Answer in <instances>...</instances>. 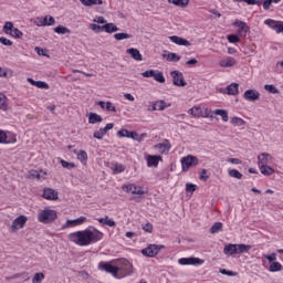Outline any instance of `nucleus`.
Returning a JSON list of instances; mask_svg holds the SVG:
<instances>
[{
  "label": "nucleus",
  "mask_w": 283,
  "mask_h": 283,
  "mask_svg": "<svg viewBox=\"0 0 283 283\" xmlns=\"http://www.w3.org/2000/svg\"><path fill=\"white\" fill-rule=\"evenodd\" d=\"M69 240L78 247H87L92 244V242H99V240H103V232L97 229H94V231L88 229L76 231L69 234Z\"/></svg>",
  "instance_id": "nucleus-1"
},
{
  "label": "nucleus",
  "mask_w": 283,
  "mask_h": 283,
  "mask_svg": "<svg viewBox=\"0 0 283 283\" xmlns=\"http://www.w3.org/2000/svg\"><path fill=\"white\" fill-rule=\"evenodd\" d=\"M57 214L55 210L45 208L38 214L39 222H42V224H50V222H54L56 220Z\"/></svg>",
  "instance_id": "nucleus-2"
},
{
  "label": "nucleus",
  "mask_w": 283,
  "mask_h": 283,
  "mask_svg": "<svg viewBox=\"0 0 283 283\" xmlns=\"http://www.w3.org/2000/svg\"><path fill=\"white\" fill-rule=\"evenodd\" d=\"M198 163H200L198 157L193 155H187L181 158V169L182 171H189V169H191V167H196Z\"/></svg>",
  "instance_id": "nucleus-3"
},
{
  "label": "nucleus",
  "mask_w": 283,
  "mask_h": 283,
  "mask_svg": "<svg viewBox=\"0 0 283 283\" xmlns=\"http://www.w3.org/2000/svg\"><path fill=\"white\" fill-rule=\"evenodd\" d=\"M4 34H10L14 39H21L23 36V32H21L18 28H14V23L8 21L3 25Z\"/></svg>",
  "instance_id": "nucleus-4"
},
{
  "label": "nucleus",
  "mask_w": 283,
  "mask_h": 283,
  "mask_svg": "<svg viewBox=\"0 0 283 283\" xmlns=\"http://www.w3.org/2000/svg\"><path fill=\"white\" fill-rule=\"evenodd\" d=\"M165 249V245L149 244L147 248L142 250V254L145 258H156L157 253Z\"/></svg>",
  "instance_id": "nucleus-5"
},
{
  "label": "nucleus",
  "mask_w": 283,
  "mask_h": 283,
  "mask_svg": "<svg viewBox=\"0 0 283 283\" xmlns=\"http://www.w3.org/2000/svg\"><path fill=\"white\" fill-rule=\"evenodd\" d=\"M28 224V217L25 214H21L17 217L11 224V232L17 233L19 229H23Z\"/></svg>",
  "instance_id": "nucleus-6"
},
{
  "label": "nucleus",
  "mask_w": 283,
  "mask_h": 283,
  "mask_svg": "<svg viewBox=\"0 0 283 283\" xmlns=\"http://www.w3.org/2000/svg\"><path fill=\"white\" fill-rule=\"evenodd\" d=\"M170 76L172 77V85L176 87H187V82L185 81V75L180 71L170 72Z\"/></svg>",
  "instance_id": "nucleus-7"
},
{
  "label": "nucleus",
  "mask_w": 283,
  "mask_h": 283,
  "mask_svg": "<svg viewBox=\"0 0 283 283\" xmlns=\"http://www.w3.org/2000/svg\"><path fill=\"white\" fill-rule=\"evenodd\" d=\"M118 269L119 272L123 271V274L119 275V277H125V275H132V273H134V265H132V263L125 259L119 261Z\"/></svg>",
  "instance_id": "nucleus-8"
},
{
  "label": "nucleus",
  "mask_w": 283,
  "mask_h": 283,
  "mask_svg": "<svg viewBox=\"0 0 283 283\" xmlns=\"http://www.w3.org/2000/svg\"><path fill=\"white\" fill-rule=\"evenodd\" d=\"M99 269H102V271H106V273H111L113 277H120V275L118 274L119 268L116 265H112L108 262H101Z\"/></svg>",
  "instance_id": "nucleus-9"
},
{
  "label": "nucleus",
  "mask_w": 283,
  "mask_h": 283,
  "mask_svg": "<svg viewBox=\"0 0 283 283\" xmlns=\"http://www.w3.org/2000/svg\"><path fill=\"white\" fill-rule=\"evenodd\" d=\"M243 98L250 103H255V101H260V92L252 88L247 90L243 94Z\"/></svg>",
  "instance_id": "nucleus-10"
},
{
  "label": "nucleus",
  "mask_w": 283,
  "mask_h": 283,
  "mask_svg": "<svg viewBox=\"0 0 283 283\" xmlns=\"http://www.w3.org/2000/svg\"><path fill=\"white\" fill-rule=\"evenodd\" d=\"M233 25L235 28H239L238 30L239 36H247V33L249 32V30H251V28H249V24H247V22L244 21L237 20L234 21Z\"/></svg>",
  "instance_id": "nucleus-11"
},
{
  "label": "nucleus",
  "mask_w": 283,
  "mask_h": 283,
  "mask_svg": "<svg viewBox=\"0 0 283 283\" xmlns=\"http://www.w3.org/2000/svg\"><path fill=\"white\" fill-rule=\"evenodd\" d=\"M178 263L181 264V266H187V265H196V264H205V261L198 258H181L178 260Z\"/></svg>",
  "instance_id": "nucleus-12"
},
{
  "label": "nucleus",
  "mask_w": 283,
  "mask_h": 283,
  "mask_svg": "<svg viewBox=\"0 0 283 283\" xmlns=\"http://www.w3.org/2000/svg\"><path fill=\"white\" fill-rule=\"evenodd\" d=\"M239 87H240V84L231 83L230 85L227 86V88L220 90V92L222 94H228L229 96H238V94H240Z\"/></svg>",
  "instance_id": "nucleus-13"
},
{
  "label": "nucleus",
  "mask_w": 283,
  "mask_h": 283,
  "mask_svg": "<svg viewBox=\"0 0 283 283\" xmlns=\"http://www.w3.org/2000/svg\"><path fill=\"white\" fill-rule=\"evenodd\" d=\"M122 189H123V191H126V193L130 192V193H133L135 196H143L145 193V191H143L142 188L137 187L134 184L124 185Z\"/></svg>",
  "instance_id": "nucleus-14"
},
{
  "label": "nucleus",
  "mask_w": 283,
  "mask_h": 283,
  "mask_svg": "<svg viewBox=\"0 0 283 283\" xmlns=\"http://www.w3.org/2000/svg\"><path fill=\"white\" fill-rule=\"evenodd\" d=\"M42 198L45 200H56L59 198V192L52 188H44Z\"/></svg>",
  "instance_id": "nucleus-15"
},
{
  "label": "nucleus",
  "mask_w": 283,
  "mask_h": 283,
  "mask_svg": "<svg viewBox=\"0 0 283 283\" xmlns=\"http://www.w3.org/2000/svg\"><path fill=\"white\" fill-rule=\"evenodd\" d=\"M17 140V136L11 135L8 136V134H6V132L0 130V145H10V143H14Z\"/></svg>",
  "instance_id": "nucleus-16"
},
{
  "label": "nucleus",
  "mask_w": 283,
  "mask_h": 283,
  "mask_svg": "<svg viewBox=\"0 0 283 283\" xmlns=\"http://www.w3.org/2000/svg\"><path fill=\"white\" fill-rule=\"evenodd\" d=\"M258 166L260 167H266L269 166V160H271V154L269 153H262L258 156Z\"/></svg>",
  "instance_id": "nucleus-17"
},
{
  "label": "nucleus",
  "mask_w": 283,
  "mask_h": 283,
  "mask_svg": "<svg viewBox=\"0 0 283 283\" xmlns=\"http://www.w3.org/2000/svg\"><path fill=\"white\" fill-rule=\"evenodd\" d=\"M169 41H171V43H175L176 45H185L186 48H189V45H191V42L178 35L169 36Z\"/></svg>",
  "instance_id": "nucleus-18"
},
{
  "label": "nucleus",
  "mask_w": 283,
  "mask_h": 283,
  "mask_svg": "<svg viewBox=\"0 0 283 283\" xmlns=\"http://www.w3.org/2000/svg\"><path fill=\"white\" fill-rule=\"evenodd\" d=\"M155 149H158L159 154H169V149H171V145H169L168 139H165L164 143L155 145Z\"/></svg>",
  "instance_id": "nucleus-19"
},
{
  "label": "nucleus",
  "mask_w": 283,
  "mask_h": 283,
  "mask_svg": "<svg viewBox=\"0 0 283 283\" xmlns=\"http://www.w3.org/2000/svg\"><path fill=\"white\" fill-rule=\"evenodd\" d=\"M224 255H238V247L237 244L229 243L223 248Z\"/></svg>",
  "instance_id": "nucleus-20"
},
{
  "label": "nucleus",
  "mask_w": 283,
  "mask_h": 283,
  "mask_svg": "<svg viewBox=\"0 0 283 283\" xmlns=\"http://www.w3.org/2000/svg\"><path fill=\"white\" fill-rule=\"evenodd\" d=\"M83 222H87V218L85 217H80L77 219L74 220H67L64 229H67V227H78V224H83Z\"/></svg>",
  "instance_id": "nucleus-21"
},
{
  "label": "nucleus",
  "mask_w": 283,
  "mask_h": 283,
  "mask_svg": "<svg viewBox=\"0 0 283 283\" xmlns=\"http://www.w3.org/2000/svg\"><path fill=\"white\" fill-rule=\"evenodd\" d=\"M163 160L161 156H156V155H148L147 156V165L148 167H158V163Z\"/></svg>",
  "instance_id": "nucleus-22"
},
{
  "label": "nucleus",
  "mask_w": 283,
  "mask_h": 283,
  "mask_svg": "<svg viewBox=\"0 0 283 283\" xmlns=\"http://www.w3.org/2000/svg\"><path fill=\"white\" fill-rule=\"evenodd\" d=\"M126 53L129 54L132 59H134V61H143V54H140V51L138 49H127Z\"/></svg>",
  "instance_id": "nucleus-23"
},
{
  "label": "nucleus",
  "mask_w": 283,
  "mask_h": 283,
  "mask_svg": "<svg viewBox=\"0 0 283 283\" xmlns=\"http://www.w3.org/2000/svg\"><path fill=\"white\" fill-rule=\"evenodd\" d=\"M214 116H221L223 123H229V112L227 109H214L213 111Z\"/></svg>",
  "instance_id": "nucleus-24"
},
{
  "label": "nucleus",
  "mask_w": 283,
  "mask_h": 283,
  "mask_svg": "<svg viewBox=\"0 0 283 283\" xmlns=\"http://www.w3.org/2000/svg\"><path fill=\"white\" fill-rule=\"evenodd\" d=\"M88 123L90 125H96V123H103V117L96 113H90Z\"/></svg>",
  "instance_id": "nucleus-25"
},
{
  "label": "nucleus",
  "mask_w": 283,
  "mask_h": 283,
  "mask_svg": "<svg viewBox=\"0 0 283 283\" xmlns=\"http://www.w3.org/2000/svg\"><path fill=\"white\" fill-rule=\"evenodd\" d=\"M188 114L191 116H195V118H202V108L200 106H195L190 109H188Z\"/></svg>",
  "instance_id": "nucleus-26"
},
{
  "label": "nucleus",
  "mask_w": 283,
  "mask_h": 283,
  "mask_svg": "<svg viewBox=\"0 0 283 283\" xmlns=\"http://www.w3.org/2000/svg\"><path fill=\"white\" fill-rule=\"evenodd\" d=\"M41 174H43L42 170H40V171L39 170H30L27 178H29V180H34V179L41 180V178H43V175H41Z\"/></svg>",
  "instance_id": "nucleus-27"
},
{
  "label": "nucleus",
  "mask_w": 283,
  "mask_h": 283,
  "mask_svg": "<svg viewBox=\"0 0 283 283\" xmlns=\"http://www.w3.org/2000/svg\"><path fill=\"white\" fill-rule=\"evenodd\" d=\"M104 32H106L107 34H112L114 32H118V27H116V24L114 23H106L104 25H102Z\"/></svg>",
  "instance_id": "nucleus-28"
},
{
  "label": "nucleus",
  "mask_w": 283,
  "mask_h": 283,
  "mask_svg": "<svg viewBox=\"0 0 283 283\" xmlns=\"http://www.w3.org/2000/svg\"><path fill=\"white\" fill-rule=\"evenodd\" d=\"M99 224H104L106 227H116V221L109 219V217H104V218H99L97 219Z\"/></svg>",
  "instance_id": "nucleus-29"
},
{
  "label": "nucleus",
  "mask_w": 283,
  "mask_h": 283,
  "mask_svg": "<svg viewBox=\"0 0 283 283\" xmlns=\"http://www.w3.org/2000/svg\"><path fill=\"white\" fill-rule=\"evenodd\" d=\"M251 251V245H247L244 243L237 244V255L240 253H249Z\"/></svg>",
  "instance_id": "nucleus-30"
},
{
  "label": "nucleus",
  "mask_w": 283,
  "mask_h": 283,
  "mask_svg": "<svg viewBox=\"0 0 283 283\" xmlns=\"http://www.w3.org/2000/svg\"><path fill=\"white\" fill-rule=\"evenodd\" d=\"M259 169L263 176H273V174H275V169L271 166H261Z\"/></svg>",
  "instance_id": "nucleus-31"
},
{
  "label": "nucleus",
  "mask_w": 283,
  "mask_h": 283,
  "mask_svg": "<svg viewBox=\"0 0 283 283\" xmlns=\"http://www.w3.org/2000/svg\"><path fill=\"white\" fill-rule=\"evenodd\" d=\"M189 1L190 0H168V3H172V6H177L178 8H187Z\"/></svg>",
  "instance_id": "nucleus-32"
},
{
  "label": "nucleus",
  "mask_w": 283,
  "mask_h": 283,
  "mask_svg": "<svg viewBox=\"0 0 283 283\" xmlns=\"http://www.w3.org/2000/svg\"><path fill=\"white\" fill-rule=\"evenodd\" d=\"M74 154L77 156V160H81L83 165L87 163V151L85 150H80L78 153L74 150Z\"/></svg>",
  "instance_id": "nucleus-33"
},
{
  "label": "nucleus",
  "mask_w": 283,
  "mask_h": 283,
  "mask_svg": "<svg viewBox=\"0 0 283 283\" xmlns=\"http://www.w3.org/2000/svg\"><path fill=\"white\" fill-rule=\"evenodd\" d=\"M55 34H72V31L63 25H57L54 28Z\"/></svg>",
  "instance_id": "nucleus-34"
},
{
  "label": "nucleus",
  "mask_w": 283,
  "mask_h": 283,
  "mask_svg": "<svg viewBox=\"0 0 283 283\" xmlns=\"http://www.w3.org/2000/svg\"><path fill=\"white\" fill-rule=\"evenodd\" d=\"M235 65V59L230 57L220 62L221 67H233Z\"/></svg>",
  "instance_id": "nucleus-35"
},
{
  "label": "nucleus",
  "mask_w": 283,
  "mask_h": 283,
  "mask_svg": "<svg viewBox=\"0 0 283 283\" xmlns=\"http://www.w3.org/2000/svg\"><path fill=\"white\" fill-rule=\"evenodd\" d=\"M164 59H167L171 63H178L180 61V56L176 53L164 54Z\"/></svg>",
  "instance_id": "nucleus-36"
},
{
  "label": "nucleus",
  "mask_w": 283,
  "mask_h": 283,
  "mask_svg": "<svg viewBox=\"0 0 283 283\" xmlns=\"http://www.w3.org/2000/svg\"><path fill=\"white\" fill-rule=\"evenodd\" d=\"M231 125H234V127H242L247 125V122L240 117H232Z\"/></svg>",
  "instance_id": "nucleus-37"
},
{
  "label": "nucleus",
  "mask_w": 283,
  "mask_h": 283,
  "mask_svg": "<svg viewBox=\"0 0 283 283\" xmlns=\"http://www.w3.org/2000/svg\"><path fill=\"white\" fill-rule=\"evenodd\" d=\"M83 6H103V0H80Z\"/></svg>",
  "instance_id": "nucleus-38"
},
{
  "label": "nucleus",
  "mask_w": 283,
  "mask_h": 283,
  "mask_svg": "<svg viewBox=\"0 0 283 283\" xmlns=\"http://www.w3.org/2000/svg\"><path fill=\"white\" fill-rule=\"evenodd\" d=\"M282 271V264L280 262H272L270 264V273H277Z\"/></svg>",
  "instance_id": "nucleus-39"
},
{
  "label": "nucleus",
  "mask_w": 283,
  "mask_h": 283,
  "mask_svg": "<svg viewBox=\"0 0 283 283\" xmlns=\"http://www.w3.org/2000/svg\"><path fill=\"white\" fill-rule=\"evenodd\" d=\"M230 178H235L237 180H242V172L238 169H231L228 171Z\"/></svg>",
  "instance_id": "nucleus-40"
},
{
  "label": "nucleus",
  "mask_w": 283,
  "mask_h": 283,
  "mask_svg": "<svg viewBox=\"0 0 283 283\" xmlns=\"http://www.w3.org/2000/svg\"><path fill=\"white\" fill-rule=\"evenodd\" d=\"M222 231V222H214L210 228V233L216 234Z\"/></svg>",
  "instance_id": "nucleus-41"
},
{
  "label": "nucleus",
  "mask_w": 283,
  "mask_h": 283,
  "mask_svg": "<svg viewBox=\"0 0 283 283\" xmlns=\"http://www.w3.org/2000/svg\"><path fill=\"white\" fill-rule=\"evenodd\" d=\"M132 34L128 33H115L114 34V40L115 41H124V39H132Z\"/></svg>",
  "instance_id": "nucleus-42"
},
{
  "label": "nucleus",
  "mask_w": 283,
  "mask_h": 283,
  "mask_svg": "<svg viewBox=\"0 0 283 283\" xmlns=\"http://www.w3.org/2000/svg\"><path fill=\"white\" fill-rule=\"evenodd\" d=\"M60 164L62 165V167H63L64 169H76V164H74V163H69V161H66L65 159H61V160H60Z\"/></svg>",
  "instance_id": "nucleus-43"
},
{
  "label": "nucleus",
  "mask_w": 283,
  "mask_h": 283,
  "mask_svg": "<svg viewBox=\"0 0 283 283\" xmlns=\"http://www.w3.org/2000/svg\"><path fill=\"white\" fill-rule=\"evenodd\" d=\"M153 78H155L157 83H165V75L160 71H155Z\"/></svg>",
  "instance_id": "nucleus-44"
},
{
  "label": "nucleus",
  "mask_w": 283,
  "mask_h": 283,
  "mask_svg": "<svg viewBox=\"0 0 283 283\" xmlns=\"http://www.w3.org/2000/svg\"><path fill=\"white\" fill-rule=\"evenodd\" d=\"M43 280H45V274H43V272H39L34 274L32 283H41Z\"/></svg>",
  "instance_id": "nucleus-45"
},
{
  "label": "nucleus",
  "mask_w": 283,
  "mask_h": 283,
  "mask_svg": "<svg viewBox=\"0 0 283 283\" xmlns=\"http://www.w3.org/2000/svg\"><path fill=\"white\" fill-rule=\"evenodd\" d=\"M264 90L270 92V94H280V91L273 84H265Z\"/></svg>",
  "instance_id": "nucleus-46"
},
{
  "label": "nucleus",
  "mask_w": 283,
  "mask_h": 283,
  "mask_svg": "<svg viewBox=\"0 0 283 283\" xmlns=\"http://www.w3.org/2000/svg\"><path fill=\"white\" fill-rule=\"evenodd\" d=\"M54 23H56V20H54V17L50 15V17H44L43 18V22L42 25H54Z\"/></svg>",
  "instance_id": "nucleus-47"
},
{
  "label": "nucleus",
  "mask_w": 283,
  "mask_h": 283,
  "mask_svg": "<svg viewBox=\"0 0 283 283\" xmlns=\"http://www.w3.org/2000/svg\"><path fill=\"white\" fill-rule=\"evenodd\" d=\"M132 132L125 129V128H122L120 130L117 132V136L119 138H129Z\"/></svg>",
  "instance_id": "nucleus-48"
},
{
  "label": "nucleus",
  "mask_w": 283,
  "mask_h": 283,
  "mask_svg": "<svg viewBox=\"0 0 283 283\" xmlns=\"http://www.w3.org/2000/svg\"><path fill=\"white\" fill-rule=\"evenodd\" d=\"M156 104H157V109H159V112H163L164 109H167V107L171 106V104L167 105V103H165V101H163V99L157 101Z\"/></svg>",
  "instance_id": "nucleus-49"
},
{
  "label": "nucleus",
  "mask_w": 283,
  "mask_h": 283,
  "mask_svg": "<svg viewBox=\"0 0 283 283\" xmlns=\"http://www.w3.org/2000/svg\"><path fill=\"white\" fill-rule=\"evenodd\" d=\"M219 273H221V275H228V277H235L238 275V273L229 271L227 269H220Z\"/></svg>",
  "instance_id": "nucleus-50"
},
{
  "label": "nucleus",
  "mask_w": 283,
  "mask_h": 283,
  "mask_svg": "<svg viewBox=\"0 0 283 283\" xmlns=\"http://www.w3.org/2000/svg\"><path fill=\"white\" fill-rule=\"evenodd\" d=\"M198 190V186L196 184H186L187 193H193Z\"/></svg>",
  "instance_id": "nucleus-51"
},
{
  "label": "nucleus",
  "mask_w": 283,
  "mask_h": 283,
  "mask_svg": "<svg viewBox=\"0 0 283 283\" xmlns=\"http://www.w3.org/2000/svg\"><path fill=\"white\" fill-rule=\"evenodd\" d=\"M35 87H39V90H50V85L43 81H36Z\"/></svg>",
  "instance_id": "nucleus-52"
},
{
  "label": "nucleus",
  "mask_w": 283,
  "mask_h": 283,
  "mask_svg": "<svg viewBox=\"0 0 283 283\" xmlns=\"http://www.w3.org/2000/svg\"><path fill=\"white\" fill-rule=\"evenodd\" d=\"M105 136V133L99 128L93 134V138H96V140H103V137Z\"/></svg>",
  "instance_id": "nucleus-53"
},
{
  "label": "nucleus",
  "mask_w": 283,
  "mask_h": 283,
  "mask_svg": "<svg viewBox=\"0 0 283 283\" xmlns=\"http://www.w3.org/2000/svg\"><path fill=\"white\" fill-rule=\"evenodd\" d=\"M114 174H123L125 166L123 164H115Z\"/></svg>",
  "instance_id": "nucleus-54"
},
{
  "label": "nucleus",
  "mask_w": 283,
  "mask_h": 283,
  "mask_svg": "<svg viewBox=\"0 0 283 283\" xmlns=\"http://www.w3.org/2000/svg\"><path fill=\"white\" fill-rule=\"evenodd\" d=\"M265 25H269V28H271L272 30H275V25H277V21L276 20H272V19H268L264 21Z\"/></svg>",
  "instance_id": "nucleus-55"
},
{
  "label": "nucleus",
  "mask_w": 283,
  "mask_h": 283,
  "mask_svg": "<svg viewBox=\"0 0 283 283\" xmlns=\"http://www.w3.org/2000/svg\"><path fill=\"white\" fill-rule=\"evenodd\" d=\"M229 43H240V38L235 34L228 35Z\"/></svg>",
  "instance_id": "nucleus-56"
},
{
  "label": "nucleus",
  "mask_w": 283,
  "mask_h": 283,
  "mask_svg": "<svg viewBox=\"0 0 283 283\" xmlns=\"http://www.w3.org/2000/svg\"><path fill=\"white\" fill-rule=\"evenodd\" d=\"M156 71L154 70H149V71H145L142 73V76H144V78H154V74H155Z\"/></svg>",
  "instance_id": "nucleus-57"
},
{
  "label": "nucleus",
  "mask_w": 283,
  "mask_h": 283,
  "mask_svg": "<svg viewBox=\"0 0 283 283\" xmlns=\"http://www.w3.org/2000/svg\"><path fill=\"white\" fill-rule=\"evenodd\" d=\"M91 30L95 32L96 34H99V32H103V27L98 24H91Z\"/></svg>",
  "instance_id": "nucleus-58"
},
{
  "label": "nucleus",
  "mask_w": 283,
  "mask_h": 283,
  "mask_svg": "<svg viewBox=\"0 0 283 283\" xmlns=\"http://www.w3.org/2000/svg\"><path fill=\"white\" fill-rule=\"evenodd\" d=\"M265 260H269L270 262H275V260H277V254L275 252H273L272 254H265L264 255Z\"/></svg>",
  "instance_id": "nucleus-59"
},
{
  "label": "nucleus",
  "mask_w": 283,
  "mask_h": 283,
  "mask_svg": "<svg viewBox=\"0 0 283 283\" xmlns=\"http://www.w3.org/2000/svg\"><path fill=\"white\" fill-rule=\"evenodd\" d=\"M274 30L276 34H281V32L283 33V22L277 21L276 25L274 27Z\"/></svg>",
  "instance_id": "nucleus-60"
},
{
  "label": "nucleus",
  "mask_w": 283,
  "mask_h": 283,
  "mask_svg": "<svg viewBox=\"0 0 283 283\" xmlns=\"http://www.w3.org/2000/svg\"><path fill=\"white\" fill-rule=\"evenodd\" d=\"M199 180L207 182L209 180V176H207V169H203L199 176Z\"/></svg>",
  "instance_id": "nucleus-61"
},
{
  "label": "nucleus",
  "mask_w": 283,
  "mask_h": 283,
  "mask_svg": "<svg viewBox=\"0 0 283 283\" xmlns=\"http://www.w3.org/2000/svg\"><path fill=\"white\" fill-rule=\"evenodd\" d=\"M6 95L0 93V109H6Z\"/></svg>",
  "instance_id": "nucleus-62"
},
{
  "label": "nucleus",
  "mask_w": 283,
  "mask_h": 283,
  "mask_svg": "<svg viewBox=\"0 0 283 283\" xmlns=\"http://www.w3.org/2000/svg\"><path fill=\"white\" fill-rule=\"evenodd\" d=\"M105 109L107 112H116V106H114V104H112V102H106Z\"/></svg>",
  "instance_id": "nucleus-63"
},
{
  "label": "nucleus",
  "mask_w": 283,
  "mask_h": 283,
  "mask_svg": "<svg viewBox=\"0 0 283 283\" xmlns=\"http://www.w3.org/2000/svg\"><path fill=\"white\" fill-rule=\"evenodd\" d=\"M0 43L2 45H8V46L12 45V42L10 40H8L7 38H4V36L0 38Z\"/></svg>",
  "instance_id": "nucleus-64"
}]
</instances>
